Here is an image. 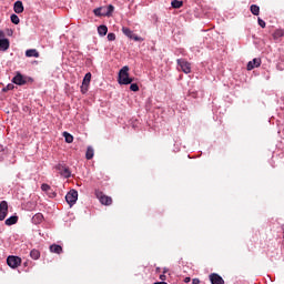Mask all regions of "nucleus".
<instances>
[{
  "mask_svg": "<svg viewBox=\"0 0 284 284\" xmlns=\"http://www.w3.org/2000/svg\"><path fill=\"white\" fill-rule=\"evenodd\" d=\"M118 81L120 85H130L134 79L130 78V67L124 65L120 71H119V78Z\"/></svg>",
  "mask_w": 284,
  "mask_h": 284,
  "instance_id": "f257e3e1",
  "label": "nucleus"
},
{
  "mask_svg": "<svg viewBox=\"0 0 284 284\" xmlns=\"http://www.w3.org/2000/svg\"><path fill=\"white\" fill-rule=\"evenodd\" d=\"M79 200V192L77 190H71L70 192L67 193L65 195V201L72 207L74 203Z\"/></svg>",
  "mask_w": 284,
  "mask_h": 284,
  "instance_id": "f03ea898",
  "label": "nucleus"
},
{
  "mask_svg": "<svg viewBox=\"0 0 284 284\" xmlns=\"http://www.w3.org/2000/svg\"><path fill=\"white\" fill-rule=\"evenodd\" d=\"M176 63H178V65H180L182 72H184V74H190V72H192V64L190 62H187L185 59H178Z\"/></svg>",
  "mask_w": 284,
  "mask_h": 284,
  "instance_id": "7ed1b4c3",
  "label": "nucleus"
},
{
  "mask_svg": "<svg viewBox=\"0 0 284 284\" xmlns=\"http://www.w3.org/2000/svg\"><path fill=\"white\" fill-rule=\"evenodd\" d=\"M7 264H8L9 267H11L12 270H17V267H19V265H21V257L14 256V255H9V256L7 257Z\"/></svg>",
  "mask_w": 284,
  "mask_h": 284,
  "instance_id": "20e7f679",
  "label": "nucleus"
},
{
  "mask_svg": "<svg viewBox=\"0 0 284 284\" xmlns=\"http://www.w3.org/2000/svg\"><path fill=\"white\" fill-rule=\"evenodd\" d=\"M95 196L102 205H110L112 203V197L103 194L101 191H95Z\"/></svg>",
  "mask_w": 284,
  "mask_h": 284,
  "instance_id": "39448f33",
  "label": "nucleus"
},
{
  "mask_svg": "<svg viewBox=\"0 0 284 284\" xmlns=\"http://www.w3.org/2000/svg\"><path fill=\"white\" fill-rule=\"evenodd\" d=\"M12 83H14L16 85H26V83H28V78L23 77V74L18 72L16 77H13Z\"/></svg>",
  "mask_w": 284,
  "mask_h": 284,
  "instance_id": "423d86ee",
  "label": "nucleus"
},
{
  "mask_svg": "<svg viewBox=\"0 0 284 284\" xmlns=\"http://www.w3.org/2000/svg\"><path fill=\"white\" fill-rule=\"evenodd\" d=\"M6 216H8V202H0V221H6Z\"/></svg>",
  "mask_w": 284,
  "mask_h": 284,
  "instance_id": "0eeeda50",
  "label": "nucleus"
},
{
  "mask_svg": "<svg viewBox=\"0 0 284 284\" xmlns=\"http://www.w3.org/2000/svg\"><path fill=\"white\" fill-rule=\"evenodd\" d=\"M57 170L60 171L61 176H64V179H70V176H72V173L70 172V169L67 168L65 165L59 164L57 166Z\"/></svg>",
  "mask_w": 284,
  "mask_h": 284,
  "instance_id": "6e6552de",
  "label": "nucleus"
},
{
  "mask_svg": "<svg viewBox=\"0 0 284 284\" xmlns=\"http://www.w3.org/2000/svg\"><path fill=\"white\" fill-rule=\"evenodd\" d=\"M254 68H261V58H255L247 63L246 70H254Z\"/></svg>",
  "mask_w": 284,
  "mask_h": 284,
  "instance_id": "1a4fd4ad",
  "label": "nucleus"
},
{
  "mask_svg": "<svg viewBox=\"0 0 284 284\" xmlns=\"http://www.w3.org/2000/svg\"><path fill=\"white\" fill-rule=\"evenodd\" d=\"M210 281L212 284H225V281L223 280V277H221V275L213 273L210 275Z\"/></svg>",
  "mask_w": 284,
  "mask_h": 284,
  "instance_id": "9d476101",
  "label": "nucleus"
},
{
  "mask_svg": "<svg viewBox=\"0 0 284 284\" xmlns=\"http://www.w3.org/2000/svg\"><path fill=\"white\" fill-rule=\"evenodd\" d=\"M10 49V40L0 39V52H6Z\"/></svg>",
  "mask_w": 284,
  "mask_h": 284,
  "instance_id": "9b49d317",
  "label": "nucleus"
},
{
  "mask_svg": "<svg viewBox=\"0 0 284 284\" xmlns=\"http://www.w3.org/2000/svg\"><path fill=\"white\" fill-rule=\"evenodd\" d=\"M13 10L16 14H21L23 12V2L21 1L14 2Z\"/></svg>",
  "mask_w": 284,
  "mask_h": 284,
  "instance_id": "f8f14e48",
  "label": "nucleus"
},
{
  "mask_svg": "<svg viewBox=\"0 0 284 284\" xmlns=\"http://www.w3.org/2000/svg\"><path fill=\"white\" fill-rule=\"evenodd\" d=\"M50 252H52L53 254H61V252H63V247L59 244H52L50 246Z\"/></svg>",
  "mask_w": 284,
  "mask_h": 284,
  "instance_id": "ddd939ff",
  "label": "nucleus"
},
{
  "mask_svg": "<svg viewBox=\"0 0 284 284\" xmlns=\"http://www.w3.org/2000/svg\"><path fill=\"white\" fill-rule=\"evenodd\" d=\"M26 57H34V59H39L40 54L39 51H37V49H29L26 51Z\"/></svg>",
  "mask_w": 284,
  "mask_h": 284,
  "instance_id": "4468645a",
  "label": "nucleus"
},
{
  "mask_svg": "<svg viewBox=\"0 0 284 284\" xmlns=\"http://www.w3.org/2000/svg\"><path fill=\"white\" fill-rule=\"evenodd\" d=\"M19 221V216L13 215L6 220V225H16V223Z\"/></svg>",
  "mask_w": 284,
  "mask_h": 284,
  "instance_id": "2eb2a0df",
  "label": "nucleus"
},
{
  "mask_svg": "<svg viewBox=\"0 0 284 284\" xmlns=\"http://www.w3.org/2000/svg\"><path fill=\"white\" fill-rule=\"evenodd\" d=\"M98 34H100V37H105V34H108V27L105 24L98 27Z\"/></svg>",
  "mask_w": 284,
  "mask_h": 284,
  "instance_id": "dca6fc26",
  "label": "nucleus"
},
{
  "mask_svg": "<svg viewBox=\"0 0 284 284\" xmlns=\"http://www.w3.org/2000/svg\"><path fill=\"white\" fill-rule=\"evenodd\" d=\"M85 159L88 161L94 159V149H92V146H88L87 153H85Z\"/></svg>",
  "mask_w": 284,
  "mask_h": 284,
  "instance_id": "f3484780",
  "label": "nucleus"
},
{
  "mask_svg": "<svg viewBox=\"0 0 284 284\" xmlns=\"http://www.w3.org/2000/svg\"><path fill=\"white\" fill-rule=\"evenodd\" d=\"M30 256H31V258H33V261H39V258L41 257V252H39V250H37V248H33L30 252Z\"/></svg>",
  "mask_w": 284,
  "mask_h": 284,
  "instance_id": "a211bd4d",
  "label": "nucleus"
},
{
  "mask_svg": "<svg viewBox=\"0 0 284 284\" xmlns=\"http://www.w3.org/2000/svg\"><path fill=\"white\" fill-rule=\"evenodd\" d=\"M112 12H114V6L109 4L106 9L104 8L103 14L104 17H112Z\"/></svg>",
  "mask_w": 284,
  "mask_h": 284,
  "instance_id": "6ab92c4d",
  "label": "nucleus"
},
{
  "mask_svg": "<svg viewBox=\"0 0 284 284\" xmlns=\"http://www.w3.org/2000/svg\"><path fill=\"white\" fill-rule=\"evenodd\" d=\"M250 10L254 17H258V14H261V8L256 4H252Z\"/></svg>",
  "mask_w": 284,
  "mask_h": 284,
  "instance_id": "aec40b11",
  "label": "nucleus"
},
{
  "mask_svg": "<svg viewBox=\"0 0 284 284\" xmlns=\"http://www.w3.org/2000/svg\"><path fill=\"white\" fill-rule=\"evenodd\" d=\"M90 81H92V73L88 72V73L84 75L82 85H85V88H88V85H90Z\"/></svg>",
  "mask_w": 284,
  "mask_h": 284,
  "instance_id": "412c9836",
  "label": "nucleus"
},
{
  "mask_svg": "<svg viewBox=\"0 0 284 284\" xmlns=\"http://www.w3.org/2000/svg\"><path fill=\"white\" fill-rule=\"evenodd\" d=\"M282 37H284V31L282 29H277L274 31L273 33V39H281Z\"/></svg>",
  "mask_w": 284,
  "mask_h": 284,
  "instance_id": "4be33fe9",
  "label": "nucleus"
},
{
  "mask_svg": "<svg viewBox=\"0 0 284 284\" xmlns=\"http://www.w3.org/2000/svg\"><path fill=\"white\" fill-rule=\"evenodd\" d=\"M172 8H175L176 10H179V8H183V1H179V0H173L171 2Z\"/></svg>",
  "mask_w": 284,
  "mask_h": 284,
  "instance_id": "5701e85b",
  "label": "nucleus"
},
{
  "mask_svg": "<svg viewBox=\"0 0 284 284\" xmlns=\"http://www.w3.org/2000/svg\"><path fill=\"white\" fill-rule=\"evenodd\" d=\"M104 10H105V8L100 7V8L94 9L93 12H94L95 17H105V16L103 14V11H104Z\"/></svg>",
  "mask_w": 284,
  "mask_h": 284,
  "instance_id": "b1692460",
  "label": "nucleus"
},
{
  "mask_svg": "<svg viewBox=\"0 0 284 284\" xmlns=\"http://www.w3.org/2000/svg\"><path fill=\"white\" fill-rule=\"evenodd\" d=\"M122 32L125 34V37H129V39H131V37L134 34V32H132V30H130L128 27H123Z\"/></svg>",
  "mask_w": 284,
  "mask_h": 284,
  "instance_id": "393cba45",
  "label": "nucleus"
},
{
  "mask_svg": "<svg viewBox=\"0 0 284 284\" xmlns=\"http://www.w3.org/2000/svg\"><path fill=\"white\" fill-rule=\"evenodd\" d=\"M10 19H11V22L14 23V26H19V23H21V20L19 19V16H17L14 13L11 14Z\"/></svg>",
  "mask_w": 284,
  "mask_h": 284,
  "instance_id": "a878e982",
  "label": "nucleus"
},
{
  "mask_svg": "<svg viewBox=\"0 0 284 284\" xmlns=\"http://www.w3.org/2000/svg\"><path fill=\"white\" fill-rule=\"evenodd\" d=\"M63 136H64L67 143H72V141H74V136H72V134H70L68 132H64Z\"/></svg>",
  "mask_w": 284,
  "mask_h": 284,
  "instance_id": "bb28decb",
  "label": "nucleus"
},
{
  "mask_svg": "<svg viewBox=\"0 0 284 284\" xmlns=\"http://www.w3.org/2000/svg\"><path fill=\"white\" fill-rule=\"evenodd\" d=\"M33 221H36V223H41V221H43V214L37 213V214L33 216Z\"/></svg>",
  "mask_w": 284,
  "mask_h": 284,
  "instance_id": "cd10ccee",
  "label": "nucleus"
},
{
  "mask_svg": "<svg viewBox=\"0 0 284 284\" xmlns=\"http://www.w3.org/2000/svg\"><path fill=\"white\" fill-rule=\"evenodd\" d=\"M130 90H131V92H139V84L132 83V84L130 85Z\"/></svg>",
  "mask_w": 284,
  "mask_h": 284,
  "instance_id": "c85d7f7f",
  "label": "nucleus"
},
{
  "mask_svg": "<svg viewBox=\"0 0 284 284\" xmlns=\"http://www.w3.org/2000/svg\"><path fill=\"white\" fill-rule=\"evenodd\" d=\"M10 90H14V84H8L6 88L2 89V92H8Z\"/></svg>",
  "mask_w": 284,
  "mask_h": 284,
  "instance_id": "c756f323",
  "label": "nucleus"
},
{
  "mask_svg": "<svg viewBox=\"0 0 284 284\" xmlns=\"http://www.w3.org/2000/svg\"><path fill=\"white\" fill-rule=\"evenodd\" d=\"M41 190H42V192H50L51 187H50V185L44 183L41 185Z\"/></svg>",
  "mask_w": 284,
  "mask_h": 284,
  "instance_id": "7c9ffc66",
  "label": "nucleus"
},
{
  "mask_svg": "<svg viewBox=\"0 0 284 284\" xmlns=\"http://www.w3.org/2000/svg\"><path fill=\"white\" fill-rule=\"evenodd\" d=\"M108 41H116V34H114V33H109V34H108Z\"/></svg>",
  "mask_w": 284,
  "mask_h": 284,
  "instance_id": "2f4dec72",
  "label": "nucleus"
},
{
  "mask_svg": "<svg viewBox=\"0 0 284 284\" xmlns=\"http://www.w3.org/2000/svg\"><path fill=\"white\" fill-rule=\"evenodd\" d=\"M130 39H133V41H143V38L136 36V34H132V37Z\"/></svg>",
  "mask_w": 284,
  "mask_h": 284,
  "instance_id": "473e14b6",
  "label": "nucleus"
},
{
  "mask_svg": "<svg viewBox=\"0 0 284 284\" xmlns=\"http://www.w3.org/2000/svg\"><path fill=\"white\" fill-rule=\"evenodd\" d=\"M257 23L261 28H265L266 23L263 21V19L258 18Z\"/></svg>",
  "mask_w": 284,
  "mask_h": 284,
  "instance_id": "72a5a7b5",
  "label": "nucleus"
},
{
  "mask_svg": "<svg viewBox=\"0 0 284 284\" xmlns=\"http://www.w3.org/2000/svg\"><path fill=\"white\" fill-rule=\"evenodd\" d=\"M81 92H82V94H85V92H88V87L82 84Z\"/></svg>",
  "mask_w": 284,
  "mask_h": 284,
  "instance_id": "f704fd0d",
  "label": "nucleus"
},
{
  "mask_svg": "<svg viewBox=\"0 0 284 284\" xmlns=\"http://www.w3.org/2000/svg\"><path fill=\"white\" fill-rule=\"evenodd\" d=\"M160 281H168V276H165V273L160 275Z\"/></svg>",
  "mask_w": 284,
  "mask_h": 284,
  "instance_id": "c9c22d12",
  "label": "nucleus"
},
{
  "mask_svg": "<svg viewBox=\"0 0 284 284\" xmlns=\"http://www.w3.org/2000/svg\"><path fill=\"white\" fill-rule=\"evenodd\" d=\"M192 284H201V280L200 278H193Z\"/></svg>",
  "mask_w": 284,
  "mask_h": 284,
  "instance_id": "e433bc0d",
  "label": "nucleus"
},
{
  "mask_svg": "<svg viewBox=\"0 0 284 284\" xmlns=\"http://www.w3.org/2000/svg\"><path fill=\"white\" fill-rule=\"evenodd\" d=\"M276 69L280 70V72H283V67H281V64H277Z\"/></svg>",
  "mask_w": 284,
  "mask_h": 284,
  "instance_id": "4c0bfd02",
  "label": "nucleus"
},
{
  "mask_svg": "<svg viewBox=\"0 0 284 284\" xmlns=\"http://www.w3.org/2000/svg\"><path fill=\"white\" fill-rule=\"evenodd\" d=\"M6 37V33L3 31H0V39H3Z\"/></svg>",
  "mask_w": 284,
  "mask_h": 284,
  "instance_id": "58836bf2",
  "label": "nucleus"
},
{
  "mask_svg": "<svg viewBox=\"0 0 284 284\" xmlns=\"http://www.w3.org/2000/svg\"><path fill=\"white\" fill-rule=\"evenodd\" d=\"M190 281H192V278H190V277L184 278V283H190Z\"/></svg>",
  "mask_w": 284,
  "mask_h": 284,
  "instance_id": "ea45409f",
  "label": "nucleus"
},
{
  "mask_svg": "<svg viewBox=\"0 0 284 284\" xmlns=\"http://www.w3.org/2000/svg\"><path fill=\"white\" fill-rule=\"evenodd\" d=\"M154 284H168L166 282H155Z\"/></svg>",
  "mask_w": 284,
  "mask_h": 284,
  "instance_id": "a19ab883",
  "label": "nucleus"
},
{
  "mask_svg": "<svg viewBox=\"0 0 284 284\" xmlns=\"http://www.w3.org/2000/svg\"><path fill=\"white\" fill-rule=\"evenodd\" d=\"M163 274H168V268H164Z\"/></svg>",
  "mask_w": 284,
  "mask_h": 284,
  "instance_id": "79ce46f5",
  "label": "nucleus"
}]
</instances>
